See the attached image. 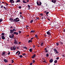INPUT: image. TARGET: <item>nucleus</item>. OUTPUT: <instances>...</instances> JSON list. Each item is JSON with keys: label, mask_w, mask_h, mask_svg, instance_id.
I'll use <instances>...</instances> for the list:
<instances>
[{"label": "nucleus", "mask_w": 65, "mask_h": 65, "mask_svg": "<svg viewBox=\"0 0 65 65\" xmlns=\"http://www.w3.org/2000/svg\"><path fill=\"white\" fill-rule=\"evenodd\" d=\"M10 38H14V34H11V35L10 34L9 36Z\"/></svg>", "instance_id": "20e7f679"}, {"label": "nucleus", "mask_w": 65, "mask_h": 65, "mask_svg": "<svg viewBox=\"0 0 65 65\" xmlns=\"http://www.w3.org/2000/svg\"><path fill=\"white\" fill-rule=\"evenodd\" d=\"M45 52H46V53H47L48 52V51L46 50L45 51Z\"/></svg>", "instance_id": "37998d69"}, {"label": "nucleus", "mask_w": 65, "mask_h": 65, "mask_svg": "<svg viewBox=\"0 0 65 65\" xmlns=\"http://www.w3.org/2000/svg\"><path fill=\"white\" fill-rule=\"evenodd\" d=\"M30 32L31 33V32H32V33H33L34 32H35V31L34 30H31L30 31Z\"/></svg>", "instance_id": "a878e982"}, {"label": "nucleus", "mask_w": 65, "mask_h": 65, "mask_svg": "<svg viewBox=\"0 0 65 65\" xmlns=\"http://www.w3.org/2000/svg\"><path fill=\"white\" fill-rule=\"evenodd\" d=\"M17 31L16 29H13L12 30H10V33L11 34H12V32H14V31Z\"/></svg>", "instance_id": "7ed1b4c3"}, {"label": "nucleus", "mask_w": 65, "mask_h": 65, "mask_svg": "<svg viewBox=\"0 0 65 65\" xmlns=\"http://www.w3.org/2000/svg\"><path fill=\"white\" fill-rule=\"evenodd\" d=\"M33 20H31L30 22V23H33Z\"/></svg>", "instance_id": "393cba45"}, {"label": "nucleus", "mask_w": 65, "mask_h": 65, "mask_svg": "<svg viewBox=\"0 0 65 65\" xmlns=\"http://www.w3.org/2000/svg\"><path fill=\"white\" fill-rule=\"evenodd\" d=\"M35 37H37L38 36H37V34H36L35 35Z\"/></svg>", "instance_id": "e433bc0d"}, {"label": "nucleus", "mask_w": 65, "mask_h": 65, "mask_svg": "<svg viewBox=\"0 0 65 65\" xmlns=\"http://www.w3.org/2000/svg\"><path fill=\"white\" fill-rule=\"evenodd\" d=\"M26 55V54L25 53H23V54H22V55H23V56H25V55Z\"/></svg>", "instance_id": "f704fd0d"}, {"label": "nucleus", "mask_w": 65, "mask_h": 65, "mask_svg": "<svg viewBox=\"0 0 65 65\" xmlns=\"http://www.w3.org/2000/svg\"><path fill=\"white\" fill-rule=\"evenodd\" d=\"M5 53H6L5 52H3L2 54V55L3 56V55H5Z\"/></svg>", "instance_id": "a211bd4d"}, {"label": "nucleus", "mask_w": 65, "mask_h": 65, "mask_svg": "<svg viewBox=\"0 0 65 65\" xmlns=\"http://www.w3.org/2000/svg\"><path fill=\"white\" fill-rule=\"evenodd\" d=\"M35 60H33V61H32V62L33 63H34V62H35Z\"/></svg>", "instance_id": "49530a36"}, {"label": "nucleus", "mask_w": 65, "mask_h": 65, "mask_svg": "<svg viewBox=\"0 0 65 65\" xmlns=\"http://www.w3.org/2000/svg\"><path fill=\"white\" fill-rule=\"evenodd\" d=\"M19 57H20V58H22V57H23V56L22 55H20V56H19Z\"/></svg>", "instance_id": "2f4dec72"}, {"label": "nucleus", "mask_w": 65, "mask_h": 65, "mask_svg": "<svg viewBox=\"0 0 65 65\" xmlns=\"http://www.w3.org/2000/svg\"><path fill=\"white\" fill-rule=\"evenodd\" d=\"M10 52H9V51H8V55H10Z\"/></svg>", "instance_id": "7c9ffc66"}, {"label": "nucleus", "mask_w": 65, "mask_h": 65, "mask_svg": "<svg viewBox=\"0 0 65 65\" xmlns=\"http://www.w3.org/2000/svg\"><path fill=\"white\" fill-rule=\"evenodd\" d=\"M13 34L14 35H18L19 34V33L17 32H12V34Z\"/></svg>", "instance_id": "423d86ee"}, {"label": "nucleus", "mask_w": 65, "mask_h": 65, "mask_svg": "<svg viewBox=\"0 0 65 65\" xmlns=\"http://www.w3.org/2000/svg\"><path fill=\"white\" fill-rule=\"evenodd\" d=\"M26 27H29V26L27 25L26 26Z\"/></svg>", "instance_id": "338daca9"}, {"label": "nucleus", "mask_w": 65, "mask_h": 65, "mask_svg": "<svg viewBox=\"0 0 65 65\" xmlns=\"http://www.w3.org/2000/svg\"><path fill=\"white\" fill-rule=\"evenodd\" d=\"M44 50H45L46 51V50H47V49H46V48H45Z\"/></svg>", "instance_id": "e2e57ef3"}, {"label": "nucleus", "mask_w": 65, "mask_h": 65, "mask_svg": "<svg viewBox=\"0 0 65 65\" xmlns=\"http://www.w3.org/2000/svg\"><path fill=\"white\" fill-rule=\"evenodd\" d=\"M54 52H56V54H59V52H58V51L56 48L54 49L53 50Z\"/></svg>", "instance_id": "0eeeda50"}, {"label": "nucleus", "mask_w": 65, "mask_h": 65, "mask_svg": "<svg viewBox=\"0 0 65 65\" xmlns=\"http://www.w3.org/2000/svg\"><path fill=\"white\" fill-rule=\"evenodd\" d=\"M13 21L14 22H18L20 21V19L18 18H16L15 19H14Z\"/></svg>", "instance_id": "f257e3e1"}, {"label": "nucleus", "mask_w": 65, "mask_h": 65, "mask_svg": "<svg viewBox=\"0 0 65 65\" xmlns=\"http://www.w3.org/2000/svg\"><path fill=\"white\" fill-rule=\"evenodd\" d=\"M13 28V27H12V26H11L10 27V29H11L12 28Z\"/></svg>", "instance_id": "052dcab7"}, {"label": "nucleus", "mask_w": 65, "mask_h": 65, "mask_svg": "<svg viewBox=\"0 0 65 65\" xmlns=\"http://www.w3.org/2000/svg\"><path fill=\"white\" fill-rule=\"evenodd\" d=\"M3 20H2V18L1 19H0V23H1L2 22Z\"/></svg>", "instance_id": "b1692460"}, {"label": "nucleus", "mask_w": 65, "mask_h": 65, "mask_svg": "<svg viewBox=\"0 0 65 65\" xmlns=\"http://www.w3.org/2000/svg\"><path fill=\"white\" fill-rule=\"evenodd\" d=\"M29 50L30 52H32V49L30 48L29 49Z\"/></svg>", "instance_id": "6ab92c4d"}, {"label": "nucleus", "mask_w": 65, "mask_h": 65, "mask_svg": "<svg viewBox=\"0 0 65 65\" xmlns=\"http://www.w3.org/2000/svg\"><path fill=\"white\" fill-rule=\"evenodd\" d=\"M23 2L24 3H27V2H26L25 1H23Z\"/></svg>", "instance_id": "4be33fe9"}, {"label": "nucleus", "mask_w": 65, "mask_h": 65, "mask_svg": "<svg viewBox=\"0 0 65 65\" xmlns=\"http://www.w3.org/2000/svg\"><path fill=\"white\" fill-rule=\"evenodd\" d=\"M20 53H21L20 52V51H19V53L18 54V55H20Z\"/></svg>", "instance_id": "8fccbe9b"}, {"label": "nucleus", "mask_w": 65, "mask_h": 65, "mask_svg": "<svg viewBox=\"0 0 65 65\" xmlns=\"http://www.w3.org/2000/svg\"><path fill=\"white\" fill-rule=\"evenodd\" d=\"M56 0H52V2L53 3H55L56 2Z\"/></svg>", "instance_id": "9b49d317"}, {"label": "nucleus", "mask_w": 65, "mask_h": 65, "mask_svg": "<svg viewBox=\"0 0 65 65\" xmlns=\"http://www.w3.org/2000/svg\"><path fill=\"white\" fill-rule=\"evenodd\" d=\"M49 61L50 63H52L53 62V59H51V60H50Z\"/></svg>", "instance_id": "ddd939ff"}, {"label": "nucleus", "mask_w": 65, "mask_h": 65, "mask_svg": "<svg viewBox=\"0 0 65 65\" xmlns=\"http://www.w3.org/2000/svg\"><path fill=\"white\" fill-rule=\"evenodd\" d=\"M10 21H11V22H13V19L12 18H10L9 19Z\"/></svg>", "instance_id": "9d476101"}, {"label": "nucleus", "mask_w": 65, "mask_h": 65, "mask_svg": "<svg viewBox=\"0 0 65 65\" xmlns=\"http://www.w3.org/2000/svg\"><path fill=\"white\" fill-rule=\"evenodd\" d=\"M27 2H29V0H27Z\"/></svg>", "instance_id": "5fc2aeb1"}, {"label": "nucleus", "mask_w": 65, "mask_h": 65, "mask_svg": "<svg viewBox=\"0 0 65 65\" xmlns=\"http://www.w3.org/2000/svg\"><path fill=\"white\" fill-rule=\"evenodd\" d=\"M5 4H6V5H8V4L5 2Z\"/></svg>", "instance_id": "a19ab883"}, {"label": "nucleus", "mask_w": 65, "mask_h": 65, "mask_svg": "<svg viewBox=\"0 0 65 65\" xmlns=\"http://www.w3.org/2000/svg\"><path fill=\"white\" fill-rule=\"evenodd\" d=\"M56 44L57 46H59V43H58V42H57L56 43Z\"/></svg>", "instance_id": "5701e85b"}, {"label": "nucleus", "mask_w": 65, "mask_h": 65, "mask_svg": "<svg viewBox=\"0 0 65 65\" xmlns=\"http://www.w3.org/2000/svg\"><path fill=\"white\" fill-rule=\"evenodd\" d=\"M63 32H65V29H64L63 30Z\"/></svg>", "instance_id": "4d7b16f0"}, {"label": "nucleus", "mask_w": 65, "mask_h": 65, "mask_svg": "<svg viewBox=\"0 0 65 65\" xmlns=\"http://www.w3.org/2000/svg\"><path fill=\"white\" fill-rule=\"evenodd\" d=\"M28 41H29V42H31V43H32L31 41H30V40H28Z\"/></svg>", "instance_id": "603ef678"}, {"label": "nucleus", "mask_w": 65, "mask_h": 65, "mask_svg": "<svg viewBox=\"0 0 65 65\" xmlns=\"http://www.w3.org/2000/svg\"><path fill=\"white\" fill-rule=\"evenodd\" d=\"M11 50H12V51L13 50V47H11Z\"/></svg>", "instance_id": "ea45409f"}, {"label": "nucleus", "mask_w": 65, "mask_h": 65, "mask_svg": "<svg viewBox=\"0 0 65 65\" xmlns=\"http://www.w3.org/2000/svg\"><path fill=\"white\" fill-rule=\"evenodd\" d=\"M39 3H39H38V2H37V5H38V6H40V5H41L42 4L41 2H40Z\"/></svg>", "instance_id": "39448f33"}, {"label": "nucleus", "mask_w": 65, "mask_h": 65, "mask_svg": "<svg viewBox=\"0 0 65 65\" xmlns=\"http://www.w3.org/2000/svg\"><path fill=\"white\" fill-rule=\"evenodd\" d=\"M20 14H22V12H20L19 13Z\"/></svg>", "instance_id": "13d9d810"}, {"label": "nucleus", "mask_w": 65, "mask_h": 65, "mask_svg": "<svg viewBox=\"0 0 65 65\" xmlns=\"http://www.w3.org/2000/svg\"><path fill=\"white\" fill-rule=\"evenodd\" d=\"M59 43H60L61 44H63V43L62 42H59Z\"/></svg>", "instance_id": "cd10ccee"}, {"label": "nucleus", "mask_w": 65, "mask_h": 65, "mask_svg": "<svg viewBox=\"0 0 65 65\" xmlns=\"http://www.w3.org/2000/svg\"><path fill=\"white\" fill-rule=\"evenodd\" d=\"M62 56H63V57H65V56H64V55H62Z\"/></svg>", "instance_id": "0e129e2a"}, {"label": "nucleus", "mask_w": 65, "mask_h": 65, "mask_svg": "<svg viewBox=\"0 0 65 65\" xmlns=\"http://www.w3.org/2000/svg\"><path fill=\"white\" fill-rule=\"evenodd\" d=\"M40 15L41 16H42V15H43V14H42V13H41L40 14Z\"/></svg>", "instance_id": "3c124183"}, {"label": "nucleus", "mask_w": 65, "mask_h": 65, "mask_svg": "<svg viewBox=\"0 0 65 65\" xmlns=\"http://www.w3.org/2000/svg\"><path fill=\"white\" fill-rule=\"evenodd\" d=\"M28 6V7L29 8H30V5H27Z\"/></svg>", "instance_id": "c756f323"}, {"label": "nucleus", "mask_w": 65, "mask_h": 65, "mask_svg": "<svg viewBox=\"0 0 65 65\" xmlns=\"http://www.w3.org/2000/svg\"><path fill=\"white\" fill-rule=\"evenodd\" d=\"M3 7H4L3 6L1 5V8H3Z\"/></svg>", "instance_id": "c9c22d12"}, {"label": "nucleus", "mask_w": 65, "mask_h": 65, "mask_svg": "<svg viewBox=\"0 0 65 65\" xmlns=\"http://www.w3.org/2000/svg\"><path fill=\"white\" fill-rule=\"evenodd\" d=\"M4 61L5 63H6L8 62V61L5 59H4Z\"/></svg>", "instance_id": "2eb2a0df"}, {"label": "nucleus", "mask_w": 65, "mask_h": 65, "mask_svg": "<svg viewBox=\"0 0 65 65\" xmlns=\"http://www.w3.org/2000/svg\"><path fill=\"white\" fill-rule=\"evenodd\" d=\"M35 57H36V55L35 54H34L33 56L31 57V58L32 59H33V58H34Z\"/></svg>", "instance_id": "f8f14e48"}, {"label": "nucleus", "mask_w": 65, "mask_h": 65, "mask_svg": "<svg viewBox=\"0 0 65 65\" xmlns=\"http://www.w3.org/2000/svg\"><path fill=\"white\" fill-rule=\"evenodd\" d=\"M49 13V12H47L46 13V15H47V14H48Z\"/></svg>", "instance_id": "72a5a7b5"}, {"label": "nucleus", "mask_w": 65, "mask_h": 65, "mask_svg": "<svg viewBox=\"0 0 65 65\" xmlns=\"http://www.w3.org/2000/svg\"><path fill=\"white\" fill-rule=\"evenodd\" d=\"M59 57H57L56 58L57 60H59Z\"/></svg>", "instance_id": "6e6d98bb"}, {"label": "nucleus", "mask_w": 65, "mask_h": 65, "mask_svg": "<svg viewBox=\"0 0 65 65\" xmlns=\"http://www.w3.org/2000/svg\"><path fill=\"white\" fill-rule=\"evenodd\" d=\"M46 55L47 57H48V56H49V54H47Z\"/></svg>", "instance_id": "bb28decb"}, {"label": "nucleus", "mask_w": 65, "mask_h": 65, "mask_svg": "<svg viewBox=\"0 0 65 65\" xmlns=\"http://www.w3.org/2000/svg\"><path fill=\"white\" fill-rule=\"evenodd\" d=\"M9 2L11 3V5H12L13 6V4H12L14 3V1H13V0H10Z\"/></svg>", "instance_id": "f03ea898"}, {"label": "nucleus", "mask_w": 65, "mask_h": 65, "mask_svg": "<svg viewBox=\"0 0 65 65\" xmlns=\"http://www.w3.org/2000/svg\"><path fill=\"white\" fill-rule=\"evenodd\" d=\"M20 2V0H17V1L15 2L16 3H17L18 2Z\"/></svg>", "instance_id": "aec40b11"}, {"label": "nucleus", "mask_w": 65, "mask_h": 65, "mask_svg": "<svg viewBox=\"0 0 65 65\" xmlns=\"http://www.w3.org/2000/svg\"><path fill=\"white\" fill-rule=\"evenodd\" d=\"M43 42H42L41 43V46H42V45H43Z\"/></svg>", "instance_id": "473e14b6"}, {"label": "nucleus", "mask_w": 65, "mask_h": 65, "mask_svg": "<svg viewBox=\"0 0 65 65\" xmlns=\"http://www.w3.org/2000/svg\"><path fill=\"white\" fill-rule=\"evenodd\" d=\"M55 63H57V60H55L54 61Z\"/></svg>", "instance_id": "412c9836"}, {"label": "nucleus", "mask_w": 65, "mask_h": 65, "mask_svg": "<svg viewBox=\"0 0 65 65\" xmlns=\"http://www.w3.org/2000/svg\"><path fill=\"white\" fill-rule=\"evenodd\" d=\"M46 19V18H45V16H44L42 17V19Z\"/></svg>", "instance_id": "f3484780"}, {"label": "nucleus", "mask_w": 65, "mask_h": 65, "mask_svg": "<svg viewBox=\"0 0 65 65\" xmlns=\"http://www.w3.org/2000/svg\"><path fill=\"white\" fill-rule=\"evenodd\" d=\"M4 7V8L5 9H6V10H7V9H6V8H5V7Z\"/></svg>", "instance_id": "de8ad7c7"}, {"label": "nucleus", "mask_w": 65, "mask_h": 65, "mask_svg": "<svg viewBox=\"0 0 65 65\" xmlns=\"http://www.w3.org/2000/svg\"><path fill=\"white\" fill-rule=\"evenodd\" d=\"M18 53H19V51H18L16 53V54H17Z\"/></svg>", "instance_id": "a18cd8bd"}, {"label": "nucleus", "mask_w": 65, "mask_h": 65, "mask_svg": "<svg viewBox=\"0 0 65 65\" xmlns=\"http://www.w3.org/2000/svg\"><path fill=\"white\" fill-rule=\"evenodd\" d=\"M18 8H20V9H21V8H22V7H21V6H20Z\"/></svg>", "instance_id": "58836bf2"}, {"label": "nucleus", "mask_w": 65, "mask_h": 65, "mask_svg": "<svg viewBox=\"0 0 65 65\" xmlns=\"http://www.w3.org/2000/svg\"><path fill=\"white\" fill-rule=\"evenodd\" d=\"M33 47H34V48H35V46L34 45H33Z\"/></svg>", "instance_id": "864d4df0"}, {"label": "nucleus", "mask_w": 65, "mask_h": 65, "mask_svg": "<svg viewBox=\"0 0 65 65\" xmlns=\"http://www.w3.org/2000/svg\"><path fill=\"white\" fill-rule=\"evenodd\" d=\"M20 43H21V42H19V44H20Z\"/></svg>", "instance_id": "774afa93"}, {"label": "nucleus", "mask_w": 65, "mask_h": 65, "mask_svg": "<svg viewBox=\"0 0 65 65\" xmlns=\"http://www.w3.org/2000/svg\"><path fill=\"white\" fill-rule=\"evenodd\" d=\"M45 61H46V60H45L44 61H43V62L44 63H47Z\"/></svg>", "instance_id": "c85d7f7f"}, {"label": "nucleus", "mask_w": 65, "mask_h": 65, "mask_svg": "<svg viewBox=\"0 0 65 65\" xmlns=\"http://www.w3.org/2000/svg\"><path fill=\"white\" fill-rule=\"evenodd\" d=\"M14 43L16 44H18V42H17V40H14Z\"/></svg>", "instance_id": "6e6552de"}, {"label": "nucleus", "mask_w": 65, "mask_h": 65, "mask_svg": "<svg viewBox=\"0 0 65 65\" xmlns=\"http://www.w3.org/2000/svg\"><path fill=\"white\" fill-rule=\"evenodd\" d=\"M18 32L19 33H21V32H22L21 31H18Z\"/></svg>", "instance_id": "4c0bfd02"}, {"label": "nucleus", "mask_w": 65, "mask_h": 65, "mask_svg": "<svg viewBox=\"0 0 65 65\" xmlns=\"http://www.w3.org/2000/svg\"><path fill=\"white\" fill-rule=\"evenodd\" d=\"M29 65H32V63H30Z\"/></svg>", "instance_id": "bf43d9fd"}, {"label": "nucleus", "mask_w": 65, "mask_h": 65, "mask_svg": "<svg viewBox=\"0 0 65 65\" xmlns=\"http://www.w3.org/2000/svg\"><path fill=\"white\" fill-rule=\"evenodd\" d=\"M12 60V61L11 63H13V62H14V61H13V60Z\"/></svg>", "instance_id": "79ce46f5"}, {"label": "nucleus", "mask_w": 65, "mask_h": 65, "mask_svg": "<svg viewBox=\"0 0 65 65\" xmlns=\"http://www.w3.org/2000/svg\"><path fill=\"white\" fill-rule=\"evenodd\" d=\"M46 33L47 34V35H51V32H50L49 31H48L46 32Z\"/></svg>", "instance_id": "1a4fd4ad"}, {"label": "nucleus", "mask_w": 65, "mask_h": 65, "mask_svg": "<svg viewBox=\"0 0 65 65\" xmlns=\"http://www.w3.org/2000/svg\"><path fill=\"white\" fill-rule=\"evenodd\" d=\"M15 46H14L13 47V50H15L16 48H15Z\"/></svg>", "instance_id": "dca6fc26"}, {"label": "nucleus", "mask_w": 65, "mask_h": 65, "mask_svg": "<svg viewBox=\"0 0 65 65\" xmlns=\"http://www.w3.org/2000/svg\"><path fill=\"white\" fill-rule=\"evenodd\" d=\"M2 39H5V37L3 36H2Z\"/></svg>", "instance_id": "4468645a"}, {"label": "nucleus", "mask_w": 65, "mask_h": 65, "mask_svg": "<svg viewBox=\"0 0 65 65\" xmlns=\"http://www.w3.org/2000/svg\"><path fill=\"white\" fill-rule=\"evenodd\" d=\"M2 35L3 36L4 35V33H2Z\"/></svg>", "instance_id": "c03bdc74"}, {"label": "nucleus", "mask_w": 65, "mask_h": 65, "mask_svg": "<svg viewBox=\"0 0 65 65\" xmlns=\"http://www.w3.org/2000/svg\"><path fill=\"white\" fill-rule=\"evenodd\" d=\"M36 19L38 20V19H39V17H36Z\"/></svg>", "instance_id": "680f3d73"}, {"label": "nucleus", "mask_w": 65, "mask_h": 65, "mask_svg": "<svg viewBox=\"0 0 65 65\" xmlns=\"http://www.w3.org/2000/svg\"><path fill=\"white\" fill-rule=\"evenodd\" d=\"M33 38H31V40H32V39H33Z\"/></svg>", "instance_id": "69168bd1"}, {"label": "nucleus", "mask_w": 65, "mask_h": 65, "mask_svg": "<svg viewBox=\"0 0 65 65\" xmlns=\"http://www.w3.org/2000/svg\"><path fill=\"white\" fill-rule=\"evenodd\" d=\"M24 48H25V49H27V48L26 47H23Z\"/></svg>", "instance_id": "09e8293b"}]
</instances>
